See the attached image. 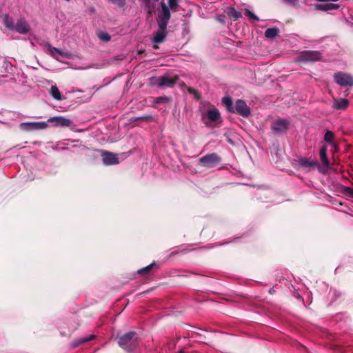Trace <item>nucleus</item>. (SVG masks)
<instances>
[{
  "instance_id": "nucleus-6",
  "label": "nucleus",
  "mask_w": 353,
  "mask_h": 353,
  "mask_svg": "<svg viewBox=\"0 0 353 353\" xmlns=\"http://www.w3.org/2000/svg\"><path fill=\"white\" fill-rule=\"evenodd\" d=\"M47 123H52L53 127L65 128L70 127L72 123V120L63 116H56L50 117L46 121Z\"/></svg>"
},
{
  "instance_id": "nucleus-5",
  "label": "nucleus",
  "mask_w": 353,
  "mask_h": 353,
  "mask_svg": "<svg viewBox=\"0 0 353 353\" xmlns=\"http://www.w3.org/2000/svg\"><path fill=\"white\" fill-rule=\"evenodd\" d=\"M137 339V333L130 332L125 334L119 339L118 343L121 347L130 350V347Z\"/></svg>"
},
{
  "instance_id": "nucleus-26",
  "label": "nucleus",
  "mask_w": 353,
  "mask_h": 353,
  "mask_svg": "<svg viewBox=\"0 0 353 353\" xmlns=\"http://www.w3.org/2000/svg\"><path fill=\"white\" fill-rule=\"evenodd\" d=\"M98 37L102 41L108 42L110 40V35L106 32H100L98 33Z\"/></svg>"
},
{
  "instance_id": "nucleus-25",
  "label": "nucleus",
  "mask_w": 353,
  "mask_h": 353,
  "mask_svg": "<svg viewBox=\"0 0 353 353\" xmlns=\"http://www.w3.org/2000/svg\"><path fill=\"white\" fill-rule=\"evenodd\" d=\"M179 0H168V6L169 10H171L173 12L176 11L177 8L179 7Z\"/></svg>"
},
{
  "instance_id": "nucleus-23",
  "label": "nucleus",
  "mask_w": 353,
  "mask_h": 353,
  "mask_svg": "<svg viewBox=\"0 0 353 353\" xmlns=\"http://www.w3.org/2000/svg\"><path fill=\"white\" fill-rule=\"evenodd\" d=\"M279 33V30L276 28H268L265 32V36L267 38L273 39Z\"/></svg>"
},
{
  "instance_id": "nucleus-33",
  "label": "nucleus",
  "mask_w": 353,
  "mask_h": 353,
  "mask_svg": "<svg viewBox=\"0 0 353 353\" xmlns=\"http://www.w3.org/2000/svg\"><path fill=\"white\" fill-rule=\"evenodd\" d=\"M108 1L119 7H123L125 4V0H108Z\"/></svg>"
},
{
  "instance_id": "nucleus-14",
  "label": "nucleus",
  "mask_w": 353,
  "mask_h": 353,
  "mask_svg": "<svg viewBox=\"0 0 353 353\" xmlns=\"http://www.w3.org/2000/svg\"><path fill=\"white\" fill-rule=\"evenodd\" d=\"M299 163L302 167L305 168H316L318 166V163L316 161L307 158L301 159Z\"/></svg>"
},
{
  "instance_id": "nucleus-31",
  "label": "nucleus",
  "mask_w": 353,
  "mask_h": 353,
  "mask_svg": "<svg viewBox=\"0 0 353 353\" xmlns=\"http://www.w3.org/2000/svg\"><path fill=\"white\" fill-rule=\"evenodd\" d=\"M48 49L52 54V56H54L55 53H58L61 56H65V54L61 52L58 48H56L54 47H52L51 46L48 45Z\"/></svg>"
},
{
  "instance_id": "nucleus-18",
  "label": "nucleus",
  "mask_w": 353,
  "mask_h": 353,
  "mask_svg": "<svg viewBox=\"0 0 353 353\" xmlns=\"http://www.w3.org/2000/svg\"><path fill=\"white\" fill-rule=\"evenodd\" d=\"M319 155H320V159H321L322 163L325 166L327 167L329 165L330 163H329L328 158L327 157V148L326 147L324 146L320 149Z\"/></svg>"
},
{
  "instance_id": "nucleus-4",
  "label": "nucleus",
  "mask_w": 353,
  "mask_h": 353,
  "mask_svg": "<svg viewBox=\"0 0 353 353\" xmlns=\"http://www.w3.org/2000/svg\"><path fill=\"white\" fill-rule=\"evenodd\" d=\"M221 157L216 153L206 154L199 159V165L205 168H213L219 164Z\"/></svg>"
},
{
  "instance_id": "nucleus-32",
  "label": "nucleus",
  "mask_w": 353,
  "mask_h": 353,
  "mask_svg": "<svg viewBox=\"0 0 353 353\" xmlns=\"http://www.w3.org/2000/svg\"><path fill=\"white\" fill-rule=\"evenodd\" d=\"M142 3L144 5V6L147 8H148L149 14L152 12V10L153 9V6H151V0H141Z\"/></svg>"
},
{
  "instance_id": "nucleus-12",
  "label": "nucleus",
  "mask_w": 353,
  "mask_h": 353,
  "mask_svg": "<svg viewBox=\"0 0 353 353\" xmlns=\"http://www.w3.org/2000/svg\"><path fill=\"white\" fill-rule=\"evenodd\" d=\"M14 30L19 34H24L30 31V26L26 19L20 18L17 20Z\"/></svg>"
},
{
  "instance_id": "nucleus-39",
  "label": "nucleus",
  "mask_w": 353,
  "mask_h": 353,
  "mask_svg": "<svg viewBox=\"0 0 353 353\" xmlns=\"http://www.w3.org/2000/svg\"><path fill=\"white\" fill-rule=\"evenodd\" d=\"M154 1H156V2H157V1H159V0H154Z\"/></svg>"
},
{
  "instance_id": "nucleus-20",
  "label": "nucleus",
  "mask_w": 353,
  "mask_h": 353,
  "mask_svg": "<svg viewBox=\"0 0 353 353\" xmlns=\"http://www.w3.org/2000/svg\"><path fill=\"white\" fill-rule=\"evenodd\" d=\"M222 102L226 106V108L229 112H232L234 111L233 102L230 97H223L222 99Z\"/></svg>"
},
{
  "instance_id": "nucleus-21",
  "label": "nucleus",
  "mask_w": 353,
  "mask_h": 353,
  "mask_svg": "<svg viewBox=\"0 0 353 353\" xmlns=\"http://www.w3.org/2000/svg\"><path fill=\"white\" fill-rule=\"evenodd\" d=\"M3 23L5 26L10 30H14L15 25L12 21V19L8 14L3 16Z\"/></svg>"
},
{
  "instance_id": "nucleus-19",
  "label": "nucleus",
  "mask_w": 353,
  "mask_h": 353,
  "mask_svg": "<svg viewBox=\"0 0 353 353\" xmlns=\"http://www.w3.org/2000/svg\"><path fill=\"white\" fill-rule=\"evenodd\" d=\"M339 7V6L338 4L328 3H325V4L319 5L317 6V8L321 10L328 11V10L338 9Z\"/></svg>"
},
{
  "instance_id": "nucleus-3",
  "label": "nucleus",
  "mask_w": 353,
  "mask_h": 353,
  "mask_svg": "<svg viewBox=\"0 0 353 353\" xmlns=\"http://www.w3.org/2000/svg\"><path fill=\"white\" fill-rule=\"evenodd\" d=\"M177 75L165 74L151 79L152 85L159 88H173L179 81Z\"/></svg>"
},
{
  "instance_id": "nucleus-35",
  "label": "nucleus",
  "mask_w": 353,
  "mask_h": 353,
  "mask_svg": "<svg viewBox=\"0 0 353 353\" xmlns=\"http://www.w3.org/2000/svg\"><path fill=\"white\" fill-rule=\"evenodd\" d=\"M225 16L224 15H219L217 16L216 19L219 21H220L221 23H224L225 21Z\"/></svg>"
},
{
  "instance_id": "nucleus-16",
  "label": "nucleus",
  "mask_w": 353,
  "mask_h": 353,
  "mask_svg": "<svg viewBox=\"0 0 353 353\" xmlns=\"http://www.w3.org/2000/svg\"><path fill=\"white\" fill-rule=\"evenodd\" d=\"M95 338V335L94 334H90L88 336H83L81 339H79L77 340H75L74 341L72 342V347L74 348V347H76L83 343H85L86 342H88L92 339H94Z\"/></svg>"
},
{
  "instance_id": "nucleus-36",
  "label": "nucleus",
  "mask_w": 353,
  "mask_h": 353,
  "mask_svg": "<svg viewBox=\"0 0 353 353\" xmlns=\"http://www.w3.org/2000/svg\"><path fill=\"white\" fill-rule=\"evenodd\" d=\"M269 292H270V294H272V293H274L275 291L274 290V289H273V288H271V289H270Z\"/></svg>"
},
{
  "instance_id": "nucleus-1",
  "label": "nucleus",
  "mask_w": 353,
  "mask_h": 353,
  "mask_svg": "<svg viewBox=\"0 0 353 353\" xmlns=\"http://www.w3.org/2000/svg\"><path fill=\"white\" fill-rule=\"evenodd\" d=\"M161 10L157 14V23L159 30L154 34L152 41L156 43L163 41L167 35V26L171 17L170 11H169L167 5L164 1H161Z\"/></svg>"
},
{
  "instance_id": "nucleus-7",
  "label": "nucleus",
  "mask_w": 353,
  "mask_h": 353,
  "mask_svg": "<svg viewBox=\"0 0 353 353\" xmlns=\"http://www.w3.org/2000/svg\"><path fill=\"white\" fill-rule=\"evenodd\" d=\"M48 127L46 121H36V122H23L19 125L21 130L30 132L37 130L46 129Z\"/></svg>"
},
{
  "instance_id": "nucleus-2",
  "label": "nucleus",
  "mask_w": 353,
  "mask_h": 353,
  "mask_svg": "<svg viewBox=\"0 0 353 353\" xmlns=\"http://www.w3.org/2000/svg\"><path fill=\"white\" fill-rule=\"evenodd\" d=\"M201 122L208 128H215L221 122V117L219 110L213 108L201 110Z\"/></svg>"
},
{
  "instance_id": "nucleus-28",
  "label": "nucleus",
  "mask_w": 353,
  "mask_h": 353,
  "mask_svg": "<svg viewBox=\"0 0 353 353\" xmlns=\"http://www.w3.org/2000/svg\"><path fill=\"white\" fill-rule=\"evenodd\" d=\"M245 14L252 21H259L257 16L248 9L245 10Z\"/></svg>"
},
{
  "instance_id": "nucleus-27",
  "label": "nucleus",
  "mask_w": 353,
  "mask_h": 353,
  "mask_svg": "<svg viewBox=\"0 0 353 353\" xmlns=\"http://www.w3.org/2000/svg\"><path fill=\"white\" fill-rule=\"evenodd\" d=\"M334 139V134L331 131H327L325 136H324V140L325 141L333 144L332 140Z\"/></svg>"
},
{
  "instance_id": "nucleus-34",
  "label": "nucleus",
  "mask_w": 353,
  "mask_h": 353,
  "mask_svg": "<svg viewBox=\"0 0 353 353\" xmlns=\"http://www.w3.org/2000/svg\"><path fill=\"white\" fill-rule=\"evenodd\" d=\"M188 91L189 93L194 94V96L196 98L199 97V94L196 90L192 88H188Z\"/></svg>"
},
{
  "instance_id": "nucleus-13",
  "label": "nucleus",
  "mask_w": 353,
  "mask_h": 353,
  "mask_svg": "<svg viewBox=\"0 0 353 353\" xmlns=\"http://www.w3.org/2000/svg\"><path fill=\"white\" fill-rule=\"evenodd\" d=\"M321 57V54L319 51H307L303 53L300 57L301 61H316Z\"/></svg>"
},
{
  "instance_id": "nucleus-15",
  "label": "nucleus",
  "mask_w": 353,
  "mask_h": 353,
  "mask_svg": "<svg viewBox=\"0 0 353 353\" xmlns=\"http://www.w3.org/2000/svg\"><path fill=\"white\" fill-rule=\"evenodd\" d=\"M348 101L345 99H335L332 107L335 109L344 110L348 106Z\"/></svg>"
},
{
  "instance_id": "nucleus-17",
  "label": "nucleus",
  "mask_w": 353,
  "mask_h": 353,
  "mask_svg": "<svg viewBox=\"0 0 353 353\" xmlns=\"http://www.w3.org/2000/svg\"><path fill=\"white\" fill-rule=\"evenodd\" d=\"M50 94L55 100L61 101L64 99V98L62 97L59 88L55 85H52L50 90Z\"/></svg>"
},
{
  "instance_id": "nucleus-22",
  "label": "nucleus",
  "mask_w": 353,
  "mask_h": 353,
  "mask_svg": "<svg viewBox=\"0 0 353 353\" xmlns=\"http://www.w3.org/2000/svg\"><path fill=\"white\" fill-rule=\"evenodd\" d=\"M157 267H158V265L156 263H152L150 264L149 265L139 270L137 272L139 274H148L154 268H157Z\"/></svg>"
},
{
  "instance_id": "nucleus-9",
  "label": "nucleus",
  "mask_w": 353,
  "mask_h": 353,
  "mask_svg": "<svg viewBox=\"0 0 353 353\" xmlns=\"http://www.w3.org/2000/svg\"><path fill=\"white\" fill-rule=\"evenodd\" d=\"M232 112H235L243 117H248L251 114L250 108L247 105L245 101L241 99L236 101Z\"/></svg>"
},
{
  "instance_id": "nucleus-30",
  "label": "nucleus",
  "mask_w": 353,
  "mask_h": 353,
  "mask_svg": "<svg viewBox=\"0 0 353 353\" xmlns=\"http://www.w3.org/2000/svg\"><path fill=\"white\" fill-rule=\"evenodd\" d=\"M170 101V98L168 97H157L154 99V103H167Z\"/></svg>"
},
{
  "instance_id": "nucleus-38",
  "label": "nucleus",
  "mask_w": 353,
  "mask_h": 353,
  "mask_svg": "<svg viewBox=\"0 0 353 353\" xmlns=\"http://www.w3.org/2000/svg\"><path fill=\"white\" fill-rule=\"evenodd\" d=\"M179 353H184L183 350H181Z\"/></svg>"
},
{
  "instance_id": "nucleus-8",
  "label": "nucleus",
  "mask_w": 353,
  "mask_h": 353,
  "mask_svg": "<svg viewBox=\"0 0 353 353\" xmlns=\"http://www.w3.org/2000/svg\"><path fill=\"white\" fill-rule=\"evenodd\" d=\"M334 81L341 86H353V77L350 74L339 72L334 74Z\"/></svg>"
},
{
  "instance_id": "nucleus-10",
  "label": "nucleus",
  "mask_w": 353,
  "mask_h": 353,
  "mask_svg": "<svg viewBox=\"0 0 353 353\" xmlns=\"http://www.w3.org/2000/svg\"><path fill=\"white\" fill-rule=\"evenodd\" d=\"M289 125L290 123L287 119L279 118L273 121L271 128L275 133L280 134L285 132Z\"/></svg>"
},
{
  "instance_id": "nucleus-29",
  "label": "nucleus",
  "mask_w": 353,
  "mask_h": 353,
  "mask_svg": "<svg viewBox=\"0 0 353 353\" xmlns=\"http://www.w3.org/2000/svg\"><path fill=\"white\" fill-rule=\"evenodd\" d=\"M285 3L290 6H292V7H294V8H298L299 7V0H282Z\"/></svg>"
},
{
  "instance_id": "nucleus-11",
  "label": "nucleus",
  "mask_w": 353,
  "mask_h": 353,
  "mask_svg": "<svg viewBox=\"0 0 353 353\" xmlns=\"http://www.w3.org/2000/svg\"><path fill=\"white\" fill-rule=\"evenodd\" d=\"M103 163L105 165H112L119 163L117 155L110 152L101 150Z\"/></svg>"
},
{
  "instance_id": "nucleus-24",
  "label": "nucleus",
  "mask_w": 353,
  "mask_h": 353,
  "mask_svg": "<svg viewBox=\"0 0 353 353\" xmlns=\"http://www.w3.org/2000/svg\"><path fill=\"white\" fill-rule=\"evenodd\" d=\"M228 15L230 17L232 18L233 19L236 20L241 17V13L235 10L234 8H230L228 9Z\"/></svg>"
},
{
  "instance_id": "nucleus-37",
  "label": "nucleus",
  "mask_w": 353,
  "mask_h": 353,
  "mask_svg": "<svg viewBox=\"0 0 353 353\" xmlns=\"http://www.w3.org/2000/svg\"><path fill=\"white\" fill-rule=\"evenodd\" d=\"M147 119H151L152 117L151 116H149V117H146Z\"/></svg>"
}]
</instances>
